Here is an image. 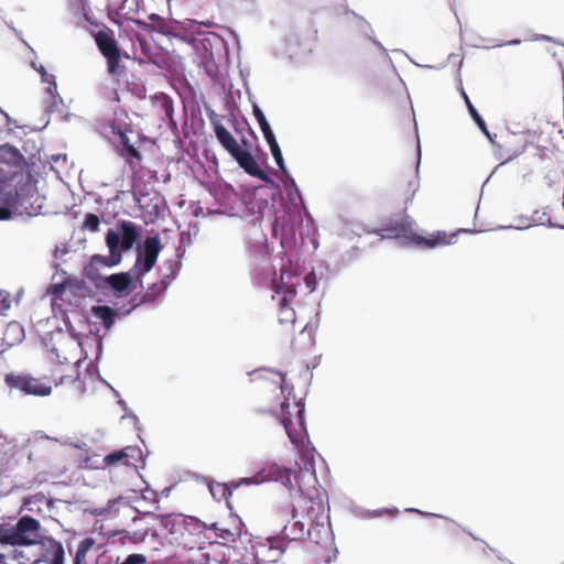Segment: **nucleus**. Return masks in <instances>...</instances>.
Here are the masks:
<instances>
[{"instance_id": "c9c22d12", "label": "nucleus", "mask_w": 564, "mask_h": 564, "mask_svg": "<svg viewBox=\"0 0 564 564\" xmlns=\"http://www.w3.org/2000/svg\"><path fill=\"white\" fill-rule=\"evenodd\" d=\"M64 291H65V284L64 283H57V284H53L51 286L52 294H54L56 296H62Z\"/></svg>"}, {"instance_id": "9d476101", "label": "nucleus", "mask_w": 564, "mask_h": 564, "mask_svg": "<svg viewBox=\"0 0 564 564\" xmlns=\"http://www.w3.org/2000/svg\"><path fill=\"white\" fill-rule=\"evenodd\" d=\"M6 532L15 544H40V522L32 517H22L14 528Z\"/></svg>"}, {"instance_id": "37998d69", "label": "nucleus", "mask_w": 564, "mask_h": 564, "mask_svg": "<svg viewBox=\"0 0 564 564\" xmlns=\"http://www.w3.org/2000/svg\"><path fill=\"white\" fill-rule=\"evenodd\" d=\"M308 463H305V467H307ZM310 468H313V465L310 463Z\"/></svg>"}, {"instance_id": "7ed1b4c3", "label": "nucleus", "mask_w": 564, "mask_h": 564, "mask_svg": "<svg viewBox=\"0 0 564 564\" xmlns=\"http://www.w3.org/2000/svg\"><path fill=\"white\" fill-rule=\"evenodd\" d=\"M120 231L109 229L106 234V243L109 248V258L95 254L91 257V265L102 264L106 267L116 265L121 261V251L130 250L138 238L140 232L138 226L128 220L118 223Z\"/></svg>"}, {"instance_id": "f8f14e48", "label": "nucleus", "mask_w": 564, "mask_h": 564, "mask_svg": "<svg viewBox=\"0 0 564 564\" xmlns=\"http://www.w3.org/2000/svg\"><path fill=\"white\" fill-rule=\"evenodd\" d=\"M139 454L140 451L138 447L127 446L121 449H116L106 455L102 459V464L104 467L108 469H115L120 467L135 468L133 460Z\"/></svg>"}, {"instance_id": "1a4fd4ad", "label": "nucleus", "mask_w": 564, "mask_h": 564, "mask_svg": "<svg viewBox=\"0 0 564 564\" xmlns=\"http://www.w3.org/2000/svg\"><path fill=\"white\" fill-rule=\"evenodd\" d=\"M413 223L410 220H404L401 224H398L395 227L391 229L397 238H403L409 243L414 245L422 249H433L438 246H448L456 238L457 234H447L446 231H435L430 234L427 237H424L417 234L413 229Z\"/></svg>"}, {"instance_id": "f03ea898", "label": "nucleus", "mask_w": 564, "mask_h": 564, "mask_svg": "<svg viewBox=\"0 0 564 564\" xmlns=\"http://www.w3.org/2000/svg\"><path fill=\"white\" fill-rule=\"evenodd\" d=\"M161 524L172 536L173 542L186 549L192 550L205 539H209L206 535L208 524L192 516L166 514L162 517Z\"/></svg>"}, {"instance_id": "f704fd0d", "label": "nucleus", "mask_w": 564, "mask_h": 564, "mask_svg": "<svg viewBox=\"0 0 564 564\" xmlns=\"http://www.w3.org/2000/svg\"><path fill=\"white\" fill-rule=\"evenodd\" d=\"M11 307V300L8 297L0 299V316L7 314Z\"/></svg>"}, {"instance_id": "393cba45", "label": "nucleus", "mask_w": 564, "mask_h": 564, "mask_svg": "<svg viewBox=\"0 0 564 564\" xmlns=\"http://www.w3.org/2000/svg\"><path fill=\"white\" fill-rule=\"evenodd\" d=\"M462 94V97L464 98V101L467 106V109L471 116V118L474 119V121L477 123V126L479 127V129L487 135V137H490L489 134V131H488V128H487V124L486 122L484 121V119L481 118V116L478 113L477 109L475 108V106L471 104L468 95L465 93L464 89H462L460 91Z\"/></svg>"}, {"instance_id": "5701e85b", "label": "nucleus", "mask_w": 564, "mask_h": 564, "mask_svg": "<svg viewBox=\"0 0 564 564\" xmlns=\"http://www.w3.org/2000/svg\"><path fill=\"white\" fill-rule=\"evenodd\" d=\"M106 283L115 291L122 293L128 290L131 276L128 272L111 274L106 278Z\"/></svg>"}, {"instance_id": "e433bc0d", "label": "nucleus", "mask_w": 564, "mask_h": 564, "mask_svg": "<svg viewBox=\"0 0 564 564\" xmlns=\"http://www.w3.org/2000/svg\"><path fill=\"white\" fill-rule=\"evenodd\" d=\"M139 42H140V46H141L142 53H143V54H144V55H145L150 61H153V59H152V57H151V54H150V46H149V44H148L145 41L141 40V39H139Z\"/></svg>"}, {"instance_id": "20e7f679", "label": "nucleus", "mask_w": 564, "mask_h": 564, "mask_svg": "<svg viewBox=\"0 0 564 564\" xmlns=\"http://www.w3.org/2000/svg\"><path fill=\"white\" fill-rule=\"evenodd\" d=\"M260 413H270L279 419V422L284 426L285 432L290 441L297 445L305 431L304 423V406L300 402H289L286 398H283L279 402V406L270 405L265 410H260Z\"/></svg>"}, {"instance_id": "7c9ffc66", "label": "nucleus", "mask_w": 564, "mask_h": 564, "mask_svg": "<svg viewBox=\"0 0 564 564\" xmlns=\"http://www.w3.org/2000/svg\"><path fill=\"white\" fill-rule=\"evenodd\" d=\"M209 489L212 495L214 497L219 496V499H226L231 496V489L226 484H217L216 486H210Z\"/></svg>"}, {"instance_id": "6e6552de", "label": "nucleus", "mask_w": 564, "mask_h": 564, "mask_svg": "<svg viewBox=\"0 0 564 564\" xmlns=\"http://www.w3.org/2000/svg\"><path fill=\"white\" fill-rule=\"evenodd\" d=\"M294 279H297V275L291 268L283 267L280 278L272 281L273 291L282 294L279 303V322L281 324H294L295 322V311L289 304L296 296L299 281H294Z\"/></svg>"}, {"instance_id": "58836bf2", "label": "nucleus", "mask_w": 564, "mask_h": 564, "mask_svg": "<svg viewBox=\"0 0 564 564\" xmlns=\"http://www.w3.org/2000/svg\"><path fill=\"white\" fill-rule=\"evenodd\" d=\"M154 299H155V294L148 291L143 294L141 302H151V301H154Z\"/></svg>"}, {"instance_id": "dca6fc26", "label": "nucleus", "mask_w": 564, "mask_h": 564, "mask_svg": "<svg viewBox=\"0 0 564 564\" xmlns=\"http://www.w3.org/2000/svg\"><path fill=\"white\" fill-rule=\"evenodd\" d=\"M317 529L312 528V525L306 529L305 524L300 520H293L292 522H288L283 529L281 530L280 536L284 541H304L307 536L313 539V532Z\"/></svg>"}, {"instance_id": "412c9836", "label": "nucleus", "mask_w": 564, "mask_h": 564, "mask_svg": "<svg viewBox=\"0 0 564 564\" xmlns=\"http://www.w3.org/2000/svg\"><path fill=\"white\" fill-rule=\"evenodd\" d=\"M299 510L300 506L297 503V492H293V490H290V500L284 501L279 506L278 516L281 519L291 516L292 520H294L297 517Z\"/></svg>"}, {"instance_id": "c756f323", "label": "nucleus", "mask_w": 564, "mask_h": 564, "mask_svg": "<svg viewBox=\"0 0 564 564\" xmlns=\"http://www.w3.org/2000/svg\"><path fill=\"white\" fill-rule=\"evenodd\" d=\"M100 219L95 214H87L83 224V229L91 232H96L99 230Z\"/></svg>"}, {"instance_id": "ea45409f", "label": "nucleus", "mask_w": 564, "mask_h": 564, "mask_svg": "<svg viewBox=\"0 0 564 564\" xmlns=\"http://www.w3.org/2000/svg\"><path fill=\"white\" fill-rule=\"evenodd\" d=\"M11 150H12V149H11V147H10V145H8V144H6V145H1V147H0V156H3V155H6V154L10 153V152H11Z\"/></svg>"}, {"instance_id": "a19ab883", "label": "nucleus", "mask_w": 564, "mask_h": 564, "mask_svg": "<svg viewBox=\"0 0 564 564\" xmlns=\"http://www.w3.org/2000/svg\"><path fill=\"white\" fill-rule=\"evenodd\" d=\"M283 382H284V377H283V375H280V384L274 386V390H279V395L283 394V386H282Z\"/></svg>"}, {"instance_id": "2eb2a0df", "label": "nucleus", "mask_w": 564, "mask_h": 564, "mask_svg": "<svg viewBox=\"0 0 564 564\" xmlns=\"http://www.w3.org/2000/svg\"><path fill=\"white\" fill-rule=\"evenodd\" d=\"M231 156L238 162L249 175L260 178L261 181L268 182V174L261 170L256 162L254 158L249 151L239 148Z\"/></svg>"}, {"instance_id": "f257e3e1", "label": "nucleus", "mask_w": 564, "mask_h": 564, "mask_svg": "<svg viewBox=\"0 0 564 564\" xmlns=\"http://www.w3.org/2000/svg\"><path fill=\"white\" fill-rule=\"evenodd\" d=\"M36 188L29 174L0 166V220L10 219L13 213H34L31 198Z\"/></svg>"}, {"instance_id": "2f4dec72", "label": "nucleus", "mask_w": 564, "mask_h": 564, "mask_svg": "<svg viewBox=\"0 0 564 564\" xmlns=\"http://www.w3.org/2000/svg\"><path fill=\"white\" fill-rule=\"evenodd\" d=\"M147 557L143 554L134 553L127 556L120 564H145Z\"/></svg>"}, {"instance_id": "9b49d317", "label": "nucleus", "mask_w": 564, "mask_h": 564, "mask_svg": "<svg viewBox=\"0 0 564 564\" xmlns=\"http://www.w3.org/2000/svg\"><path fill=\"white\" fill-rule=\"evenodd\" d=\"M161 249L162 246L159 237H148L144 240L143 256L141 253L138 254L134 265L139 274H144L154 267Z\"/></svg>"}, {"instance_id": "b1692460", "label": "nucleus", "mask_w": 564, "mask_h": 564, "mask_svg": "<svg viewBox=\"0 0 564 564\" xmlns=\"http://www.w3.org/2000/svg\"><path fill=\"white\" fill-rule=\"evenodd\" d=\"M91 313L96 318H98L104 324V326L107 329H109L112 326V324L115 322L116 313L110 306H106V305L93 306Z\"/></svg>"}, {"instance_id": "cd10ccee", "label": "nucleus", "mask_w": 564, "mask_h": 564, "mask_svg": "<svg viewBox=\"0 0 564 564\" xmlns=\"http://www.w3.org/2000/svg\"><path fill=\"white\" fill-rule=\"evenodd\" d=\"M269 147H270V151L272 153V156L274 158L279 169L283 172V173H286V169H285V165H284V160H283V156H282V152H281V149L276 142V139L274 138L273 141L270 140V141H267Z\"/></svg>"}, {"instance_id": "79ce46f5", "label": "nucleus", "mask_w": 564, "mask_h": 564, "mask_svg": "<svg viewBox=\"0 0 564 564\" xmlns=\"http://www.w3.org/2000/svg\"><path fill=\"white\" fill-rule=\"evenodd\" d=\"M99 264H96V265H91V263L89 264V268H86V271H89V269L94 268V267H98Z\"/></svg>"}, {"instance_id": "aec40b11", "label": "nucleus", "mask_w": 564, "mask_h": 564, "mask_svg": "<svg viewBox=\"0 0 564 564\" xmlns=\"http://www.w3.org/2000/svg\"><path fill=\"white\" fill-rule=\"evenodd\" d=\"M24 339V328L23 326L15 321L8 323L4 334H3V343L8 347H12Z\"/></svg>"}, {"instance_id": "6ab92c4d", "label": "nucleus", "mask_w": 564, "mask_h": 564, "mask_svg": "<svg viewBox=\"0 0 564 564\" xmlns=\"http://www.w3.org/2000/svg\"><path fill=\"white\" fill-rule=\"evenodd\" d=\"M214 131L219 143L230 155L240 148L237 140L221 123L216 122L214 124Z\"/></svg>"}, {"instance_id": "4468645a", "label": "nucleus", "mask_w": 564, "mask_h": 564, "mask_svg": "<svg viewBox=\"0 0 564 564\" xmlns=\"http://www.w3.org/2000/svg\"><path fill=\"white\" fill-rule=\"evenodd\" d=\"M262 480L280 481L289 490L294 489L293 479L297 478L295 471L290 468H284L278 464H272L263 468L260 473Z\"/></svg>"}, {"instance_id": "423d86ee", "label": "nucleus", "mask_w": 564, "mask_h": 564, "mask_svg": "<svg viewBox=\"0 0 564 564\" xmlns=\"http://www.w3.org/2000/svg\"><path fill=\"white\" fill-rule=\"evenodd\" d=\"M297 503L302 513L305 514L312 528L317 529V535L315 542H319L322 532L328 533V521L327 509L324 502V497L318 489L313 488L312 494H305L301 488L297 491Z\"/></svg>"}, {"instance_id": "c85d7f7f", "label": "nucleus", "mask_w": 564, "mask_h": 564, "mask_svg": "<svg viewBox=\"0 0 564 564\" xmlns=\"http://www.w3.org/2000/svg\"><path fill=\"white\" fill-rule=\"evenodd\" d=\"M153 98L160 104L165 116L171 119L173 116V102L171 98L163 93L155 95Z\"/></svg>"}, {"instance_id": "a878e982", "label": "nucleus", "mask_w": 564, "mask_h": 564, "mask_svg": "<svg viewBox=\"0 0 564 564\" xmlns=\"http://www.w3.org/2000/svg\"><path fill=\"white\" fill-rule=\"evenodd\" d=\"M253 115L260 126V129L264 135V139L267 141H270V140L273 141V139L275 138L274 133H273L269 122L267 121L264 113L261 111V109L257 105L253 106Z\"/></svg>"}, {"instance_id": "39448f33", "label": "nucleus", "mask_w": 564, "mask_h": 564, "mask_svg": "<svg viewBox=\"0 0 564 564\" xmlns=\"http://www.w3.org/2000/svg\"><path fill=\"white\" fill-rule=\"evenodd\" d=\"M67 379L73 380V377L62 375L59 380L56 381L47 378H36L25 372H10L4 376V382L11 390L15 389L23 394L34 397L50 395L52 393L53 382L55 386L64 384Z\"/></svg>"}, {"instance_id": "72a5a7b5", "label": "nucleus", "mask_w": 564, "mask_h": 564, "mask_svg": "<svg viewBox=\"0 0 564 564\" xmlns=\"http://www.w3.org/2000/svg\"><path fill=\"white\" fill-rule=\"evenodd\" d=\"M122 502H123V499L121 497L117 498V499L109 500L107 508L96 510V514H104L105 512L110 511L116 505H119Z\"/></svg>"}, {"instance_id": "bb28decb", "label": "nucleus", "mask_w": 564, "mask_h": 564, "mask_svg": "<svg viewBox=\"0 0 564 564\" xmlns=\"http://www.w3.org/2000/svg\"><path fill=\"white\" fill-rule=\"evenodd\" d=\"M94 544L95 540L93 538H86L80 541L75 553L74 564H86V555Z\"/></svg>"}, {"instance_id": "4be33fe9", "label": "nucleus", "mask_w": 564, "mask_h": 564, "mask_svg": "<svg viewBox=\"0 0 564 564\" xmlns=\"http://www.w3.org/2000/svg\"><path fill=\"white\" fill-rule=\"evenodd\" d=\"M15 545L12 539H9V534L0 530V564H11L12 550H14Z\"/></svg>"}, {"instance_id": "ddd939ff", "label": "nucleus", "mask_w": 564, "mask_h": 564, "mask_svg": "<svg viewBox=\"0 0 564 564\" xmlns=\"http://www.w3.org/2000/svg\"><path fill=\"white\" fill-rule=\"evenodd\" d=\"M253 556L258 564L276 563L284 550L274 540L268 539L264 542H258L252 545Z\"/></svg>"}, {"instance_id": "a211bd4d", "label": "nucleus", "mask_w": 564, "mask_h": 564, "mask_svg": "<svg viewBox=\"0 0 564 564\" xmlns=\"http://www.w3.org/2000/svg\"><path fill=\"white\" fill-rule=\"evenodd\" d=\"M117 134L119 135V141L121 144L119 152L120 156L131 169L140 166L142 162L141 152L130 143V140L124 131H119Z\"/></svg>"}, {"instance_id": "4c0bfd02", "label": "nucleus", "mask_w": 564, "mask_h": 564, "mask_svg": "<svg viewBox=\"0 0 564 564\" xmlns=\"http://www.w3.org/2000/svg\"><path fill=\"white\" fill-rule=\"evenodd\" d=\"M305 283L308 288H312V290L314 289L316 283L314 273H310L305 276Z\"/></svg>"}, {"instance_id": "f3484780", "label": "nucleus", "mask_w": 564, "mask_h": 564, "mask_svg": "<svg viewBox=\"0 0 564 564\" xmlns=\"http://www.w3.org/2000/svg\"><path fill=\"white\" fill-rule=\"evenodd\" d=\"M44 544H17L12 550L11 564H34Z\"/></svg>"}, {"instance_id": "0eeeda50", "label": "nucleus", "mask_w": 564, "mask_h": 564, "mask_svg": "<svg viewBox=\"0 0 564 564\" xmlns=\"http://www.w3.org/2000/svg\"><path fill=\"white\" fill-rule=\"evenodd\" d=\"M98 51L106 59L107 73L119 80L121 74L124 72V66L121 64L122 52L119 43L115 37V32L104 26L93 34Z\"/></svg>"}, {"instance_id": "473e14b6", "label": "nucleus", "mask_w": 564, "mask_h": 564, "mask_svg": "<svg viewBox=\"0 0 564 564\" xmlns=\"http://www.w3.org/2000/svg\"><path fill=\"white\" fill-rule=\"evenodd\" d=\"M209 527V530H214L215 532L219 531L218 533H216V535L223 540H226L228 541L229 538L232 535V533L229 531V530H226V529H219L217 527V523H212Z\"/></svg>"}]
</instances>
